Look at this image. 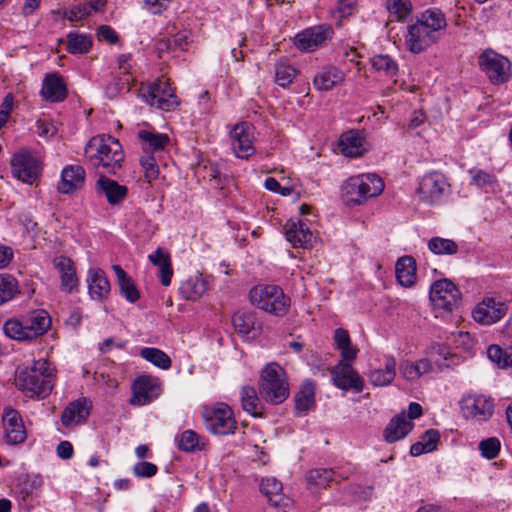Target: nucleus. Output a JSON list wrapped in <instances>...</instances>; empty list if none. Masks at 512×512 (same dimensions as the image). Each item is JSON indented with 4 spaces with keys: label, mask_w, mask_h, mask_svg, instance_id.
Returning a JSON list of instances; mask_svg holds the SVG:
<instances>
[{
    "label": "nucleus",
    "mask_w": 512,
    "mask_h": 512,
    "mask_svg": "<svg viewBox=\"0 0 512 512\" xmlns=\"http://www.w3.org/2000/svg\"><path fill=\"white\" fill-rule=\"evenodd\" d=\"M445 14L437 8H429L419 15L407 27L406 46L413 54L426 51L436 44L447 29Z\"/></svg>",
    "instance_id": "nucleus-1"
},
{
    "label": "nucleus",
    "mask_w": 512,
    "mask_h": 512,
    "mask_svg": "<svg viewBox=\"0 0 512 512\" xmlns=\"http://www.w3.org/2000/svg\"><path fill=\"white\" fill-rule=\"evenodd\" d=\"M84 155L87 165L99 176L116 174L125 158L122 145L110 135L92 137L85 146Z\"/></svg>",
    "instance_id": "nucleus-2"
},
{
    "label": "nucleus",
    "mask_w": 512,
    "mask_h": 512,
    "mask_svg": "<svg viewBox=\"0 0 512 512\" xmlns=\"http://www.w3.org/2000/svg\"><path fill=\"white\" fill-rule=\"evenodd\" d=\"M16 387L29 398L45 397L53 388L52 371L44 359L33 362L19 370L15 378Z\"/></svg>",
    "instance_id": "nucleus-3"
},
{
    "label": "nucleus",
    "mask_w": 512,
    "mask_h": 512,
    "mask_svg": "<svg viewBox=\"0 0 512 512\" xmlns=\"http://www.w3.org/2000/svg\"><path fill=\"white\" fill-rule=\"evenodd\" d=\"M259 391L262 397L272 404H280L288 398V380L285 370L279 364L272 362L263 368Z\"/></svg>",
    "instance_id": "nucleus-4"
},
{
    "label": "nucleus",
    "mask_w": 512,
    "mask_h": 512,
    "mask_svg": "<svg viewBox=\"0 0 512 512\" xmlns=\"http://www.w3.org/2000/svg\"><path fill=\"white\" fill-rule=\"evenodd\" d=\"M383 189V180L375 174L351 177L342 188L346 202L353 205H361L368 198L380 195Z\"/></svg>",
    "instance_id": "nucleus-5"
},
{
    "label": "nucleus",
    "mask_w": 512,
    "mask_h": 512,
    "mask_svg": "<svg viewBox=\"0 0 512 512\" xmlns=\"http://www.w3.org/2000/svg\"><path fill=\"white\" fill-rule=\"evenodd\" d=\"M203 418L208 431L216 435H228L234 433L236 420L231 408L225 403H217L211 407H205Z\"/></svg>",
    "instance_id": "nucleus-6"
},
{
    "label": "nucleus",
    "mask_w": 512,
    "mask_h": 512,
    "mask_svg": "<svg viewBox=\"0 0 512 512\" xmlns=\"http://www.w3.org/2000/svg\"><path fill=\"white\" fill-rule=\"evenodd\" d=\"M140 92L145 102L158 109L171 111L179 105V99L168 80L158 79L154 83L142 87Z\"/></svg>",
    "instance_id": "nucleus-7"
},
{
    "label": "nucleus",
    "mask_w": 512,
    "mask_h": 512,
    "mask_svg": "<svg viewBox=\"0 0 512 512\" xmlns=\"http://www.w3.org/2000/svg\"><path fill=\"white\" fill-rule=\"evenodd\" d=\"M41 171L40 161L31 150L21 148L11 158V173L23 183L32 184Z\"/></svg>",
    "instance_id": "nucleus-8"
},
{
    "label": "nucleus",
    "mask_w": 512,
    "mask_h": 512,
    "mask_svg": "<svg viewBox=\"0 0 512 512\" xmlns=\"http://www.w3.org/2000/svg\"><path fill=\"white\" fill-rule=\"evenodd\" d=\"M249 300L253 306L274 315H283L290 306L284 290H250Z\"/></svg>",
    "instance_id": "nucleus-9"
},
{
    "label": "nucleus",
    "mask_w": 512,
    "mask_h": 512,
    "mask_svg": "<svg viewBox=\"0 0 512 512\" xmlns=\"http://www.w3.org/2000/svg\"><path fill=\"white\" fill-rule=\"evenodd\" d=\"M448 188L446 177L440 172L433 171L421 178L417 194L424 204L435 205L442 201Z\"/></svg>",
    "instance_id": "nucleus-10"
},
{
    "label": "nucleus",
    "mask_w": 512,
    "mask_h": 512,
    "mask_svg": "<svg viewBox=\"0 0 512 512\" xmlns=\"http://www.w3.org/2000/svg\"><path fill=\"white\" fill-rule=\"evenodd\" d=\"M478 63L492 83L500 84L509 79L510 61L495 51L486 49L479 56Z\"/></svg>",
    "instance_id": "nucleus-11"
},
{
    "label": "nucleus",
    "mask_w": 512,
    "mask_h": 512,
    "mask_svg": "<svg viewBox=\"0 0 512 512\" xmlns=\"http://www.w3.org/2000/svg\"><path fill=\"white\" fill-rule=\"evenodd\" d=\"M460 411L467 419L484 422L494 413V401L485 395L467 394L460 400Z\"/></svg>",
    "instance_id": "nucleus-12"
},
{
    "label": "nucleus",
    "mask_w": 512,
    "mask_h": 512,
    "mask_svg": "<svg viewBox=\"0 0 512 512\" xmlns=\"http://www.w3.org/2000/svg\"><path fill=\"white\" fill-rule=\"evenodd\" d=\"M254 127L248 122L237 123L230 130L231 147L236 157L248 159L255 153Z\"/></svg>",
    "instance_id": "nucleus-13"
},
{
    "label": "nucleus",
    "mask_w": 512,
    "mask_h": 512,
    "mask_svg": "<svg viewBox=\"0 0 512 512\" xmlns=\"http://www.w3.org/2000/svg\"><path fill=\"white\" fill-rule=\"evenodd\" d=\"M132 397L129 403L134 406L150 404L158 398L161 393L160 382L157 378L142 375L135 379L132 384Z\"/></svg>",
    "instance_id": "nucleus-14"
},
{
    "label": "nucleus",
    "mask_w": 512,
    "mask_h": 512,
    "mask_svg": "<svg viewBox=\"0 0 512 512\" xmlns=\"http://www.w3.org/2000/svg\"><path fill=\"white\" fill-rule=\"evenodd\" d=\"M333 30L329 26H315L298 33L294 44L301 51H313L331 38Z\"/></svg>",
    "instance_id": "nucleus-15"
},
{
    "label": "nucleus",
    "mask_w": 512,
    "mask_h": 512,
    "mask_svg": "<svg viewBox=\"0 0 512 512\" xmlns=\"http://www.w3.org/2000/svg\"><path fill=\"white\" fill-rule=\"evenodd\" d=\"M2 422L5 440L8 444L16 445L26 440V429L20 414L16 410L6 407L3 411Z\"/></svg>",
    "instance_id": "nucleus-16"
},
{
    "label": "nucleus",
    "mask_w": 512,
    "mask_h": 512,
    "mask_svg": "<svg viewBox=\"0 0 512 512\" xmlns=\"http://www.w3.org/2000/svg\"><path fill=\"white\" fill-rule=\"evenodd\" d=\"M332 379L338 388L342 390L353 389L356 392H362L364 381L360 375L347 362H340L331 370Z\"/></svg>",
    "instance_id": "nucleus-17"
},
{
    "label": "nucleus",
    "mask_w": 512,
    "mask_h": 512,
    "mask_svg": "<svg viewBox=\"0 0 512 512\" xmlns=\"http://www.w3.org/2000/svg\"><path fill=\"white\" fill-rule=\"evenodd\" d=\"M507 312L505 303L493 298H486L479 303L472 312L476 322L483 325H491L499 321Z\"/></svg>",
    "instance_id": "nucleus-18"
},
{
    "label": "nucleus",
    "mask_w": 512,
    "mask_h": 512,
    "mask_svg": "<svg viewBox=\"0 0 512 512\" xmlns=\"http://www.w3.org/2000/svg\"><path fill=\"white\" fill-rule=\"evenodd\" d=\"M95 191L98 195L104 196L112 206L122 203L128 194V188L125 185L119 184L106 175L99 176L95 183Z\"/></svg>",
    "instance_id": "nucleus-19"
},
{
    "label": "nucleus",
    "mask_w": 512,
    "mask_h": 512,
    "mask_svg": "<svg viewBox=\"0 0 512 512\" xmlns=\"http://www.w3.org/2000/svg\"><path fill=\"white\" fill-rule=\"evenodd\" d=\"M429 299L435 312L444 315L459 306L461 293L460 290H429Z\"/></svg>",
    "instance_id": "nucleus-20"
},
{
    "label": "nucleus",
    "mask_w": 512,
    "mask_h": 512,
    "mask_svg": "<svg viewBox=\"0 0 512 512\" xmlns=\"http://www.w3.org/2000/svg\"><path fill=\"white\" fill-rule=\"evenodd\" d=\"M345 77L346 71L342 67L328 64L314 76L313 85L319 91H330L335 86L341 85Z\"/></svg>",
    "instance_id": "nucleus-21"
},
{
    "label": "nucleus",
    "mask_w": 512,
    "mask_h": 512,
    "mask_svg": "<svg viewBox=\"0 0 512 512\" xmlns=\"http://www.w3.org/2000/svg\"><path fill=\"white\" fill-rule=\"evenodd\" d=\"M286 239L293 247L307 248L312 244L313 234L301 220H288L284 225Z\"/></svg>",
    "instance_id": "nucleus-22"
},
{
    "label": "nucleus",
    "mask_w": 512,
    "mask_h": 512,
    "mask_svg": "<svg viewBox=\"0 0 512 512\" xmlns=\"http://www.w3.org/2000/svg\"><path fill=\"white\" fill-rule=\"evenodd\" d=\"M40 94L44 99L52 103L64 101L68 92L62 76L58 73L46 74Z\"/></svg>",
    "instance_id": "nucleus-23"
},
{
    "label": "nucleus",
    "mask_w": 512,
    "mask_h": 512,
    "mask_svg": "<svg viewBox=\"0 0 512 512\" xmlns=\"http://www.w3.org/2000/svg\"><path fill=\"white\" fill-rule=\"evenodd\" d=\"M86 173L80 165H67L61 172V181L58 185L59 192L70 194L80 190L85 183Z\"/></svg>",
    "instance_id": "nucleus-24"
},
{
    "label": "nucleus",
    "mask_w": 512,
    "mask_h": 512,
    "mask_svg": "<svg viewBox=\"0 0 512 512\" xmlns=\"http://www.w3.org/2000/svg\"><path fill=\"white\" fill-rule=\"evenodd\" d=\"M22 318L32 341L46 334L51 327V317L43 309L30 311Z\"/></svg>",
    "instance_id": "nucleus-25"
},
{
    "label": "nucleus",
    "mask_w": 512,
    "mask_h": 512,
    "mask_svg": "<svg viewBox=\"0 0 512 512\" xmlns=\"http://www.w3.org/2000/svg\"><path fill=\"white\" fill-rule=\"evenodd\" d=\"M339 148L344 156H362L367 151L363 132L359 130H350L343 133L339 138Z\"/></svg>",
    "instance_id": "nucleus-26"
},
{
    "label": "nucleus",
    "mask_w": 512,
    "mask_h": 512,
    "mask_svg": "<svg viewBox=\"0 0 512 512\" xmlns=\"http://www.w3.org/2000/svg\"><path fill=\"white\" fill-rule=\"evenodd\" d=\"M91 402L86 398H79L71 402L63 411L61 421L65 427L78 425L88 418Z\"/></svg>",
    "instance_id": "nucleus-27"
},
{
    "label": "nucleus",
    "mask_w": 512,
    "mask_h": 512,
    "mask_svg": "<svg viewBox=\"0 0 512 512\" xmlns=\"http://www.w3.org/2000/svg\"><path fill=\"white\" fill-rule=\"evenodd\" d=\"M138 137L141 140L143 155H154L160 157V154L168 146L170 139L167 134L140 130Z\"/></svg>",
    "instance_id": "nucleus-28"
},
{
    "label": "nucleus",
    "mask_w": 512,
    "mask_h": 512,
    "mask_svg": "<svg viewBox=\"0 0 512 512\" xmlns=\"http://www.w3.org/2000/svg\"><path fill=\"white\" fill-rule=\"evenodd\" d=\"M412 421L404 413L394 416L384 430V438L388 443L403 439L413 428Z\"/></svg>",
    "instance_id": "nucleus-29"
},
{
    "label": "nucleus",
    "mask_w": 512,
    "mask_h": 512,
    "mask_svg": "<svg viewBox=\"0 0 512 512\" xmlns=\"http://www.w3.org/2000/svg\"><path fill=\"white\" fill-rule=\"evenodd\" d=\"M396 376V360L392 355L384 357V368H375L368 374L369 382L375 387H385Z\"/></svg>",
    "instance_id": "nucleus-30"
},
{
    "label": "nucleus",
    "mask_w": 512,
    "mask_h": 512,
    "mask_svg": "<svg viewBox=\"0 0 512 512\" xmlns=\"http://www.w3.org/2000/svg\"><path fill=\"white\" fill-rule=\"evenodd\" d=\"M417 264L412 256L400 257L395 264V275L398 283L403 287H411L417 278Z\"/></svg>",
    "instance_id": "nucleus-31"
},
{
    "label": "nucleus",
    "mask_w": 512,
    "mask_h": 512,
    "mask_svg": "<svg viewBox=\"0 0 512 512\" xmlns=\"http://www.w3.org/2000/svg\"><path fill=\"white\" fill-rule=\"evenodd\" d=\"M232 323L237 333L243 336L254 337L260 329L256 315L253 312L239 311L232 317Z\"/></svg>",
    "instance_id": "nucleus-32"
},
{
    "label": "nucleus",
    "mask_w": 512,
    "mask_h": 512,
    "mask_svg": "<svg viewBox=\"0 0 512 512\" xmlns=\"http://www.w3.org/2000/svg\"><path fill=\"white\" fill-rule=\"evenodd\" d=\"M149 259L158 269L161 284L169 286L173 275L170 255L158 248L153 254L149 255Z\"/></svg>",
    "instance_id": "nucleus-33"
},
{
    "label": "nucleus",
    "mask_w": 512,
    "mask_h": 512,
    "mask_svg": "<svg viewBox=\"0 0 512 512\" xmlns=\"http://www.w3.org/2000/svg\"><path fill=\"white\" fill-rule=\"evenodd\" d=\"M314 405L315 387L311 381H306L295 395V409L298 414H306Z\"/></svg>",
    "instance_id": "nucleus-34"
},
{
    "label": "nucleus",
    "mask_w": 512,
    "mask_h": 512,
    "mask_svg": "<svg viewBox=\"0 0 512 512\" xmlns=\"http://www.w3.org/2000/svg\"><path fill=\"white\" fill-rule=\"evenodd\" d=\"M54 266L59 270L64 288H74L77 285L76 271L71 259L59 256L53 260Z\"/></svg>",
    "instance_id": "nucleus-35"
},
{
    "label": "nucleus",
    "mask_w": 512,
    "mask_h": 512,
    "mask_svg": "<svg viewBox=\"0 0 512 512\" xmlns=\"http://www.w3.org/2000/svg\"><path fill=\"white\" fill-rule=\"evenodd\" d=\"M3 332L10 339L19 342H32L22 316L5 321Z\"/></svg>",
    "instance_id": "nucleus-36"
},
{
    "label": "nucleus",
    "mask_w": 512,
    "mask_h": 512,
    "mask_svg": "<svg viewBox=\"0 0 512 512\" xmlns=\"http://www.w3.org/2000/svg\"><path fill=\"white\" fill-rule=\"evenodd\" d=\"M177 447L184 452H194L205 447L204 439L193 430H185L176 437Z\"/></svg>",
    "instance_id": "nucleus-37"
},
{
    "label": "nucleus",
    "mask_w": 512,
    "mask_h": 512,
    "mask_svg": "<svg viewBox=\"0 0 512 512\" xmlns=\"http://www.w3.org/2000/svg\"><path fill=\"white\" fill-rule=\"evenodd\" d=\"M334 341L337 349L345 361H352L357 357L358 349L351 345L350 336L347 330L338 328L334 332Z\"/></svg>",
    "instance_id": "nucleus-38"
},
{
    "label": "nucleus",
    "mask_w": 512,
    "mask_h": 512,
    "mask_svg": "<svg viewBox=\"0 0 512 512\" xmlns=\"http://www.w3.org/2000/svg\"><path fill=\"white\" fill-rule=\"evenodd\" d=\"M92 47V38L87 34L70 32L67 35V51L71 54H86Z\"/></svg>",
    "instance_id": "nucleus-39"
},
{
    "label": "nucleus",
    "mask_w": 512,
    "mask_h": 512,
    "mask_svg": "<svg viewBox=\"0 0 512 512\" xmlns=\"http://www.w3.org/2000/svg\"><path fill=\"white\" fill-rule=\"evenodd\" d=\"M241 403L243 409L252 416L261 415L262 406L255 388L251 386H244L242 388Z\"/></svg>",
    "instance_id": "nucleus-40"
},
{
    "label": "nucleus",
    "mask_w": 512,
    "mask_h": 512,
    "mask_svg": "<svg viewBox=\"0 0 512 512\" xmlns=\"http://www.w3.org/2000/svg\"><path fill=\"white\" fill-rule=\"evenodd\" d=\"M140 356L156 367L167 370L171 367V358L162 350L154 347H144L140 351Z\"/></svg>",
    "instance_id": "nucleus-41"
},
{
    "label": "nucleus",
    "mask_w": 512,
    "mask_h": 512,
    "mask_svg": "<svg viewBox=\"0 0 512 512\" xmlns=\"http://www.w3.org/2000/svg\"><path fill=\"white\" fill-rule=\"evenodd\" d=\"M275 82L283 87H288L297 75V70L287 60H280L275 64Z\"/></svg>",
    "instance_id": "nucleus-42"
},
{
    "label": "nucleus",
    "mask_w": 512,
    "mask_h": 512,
    "mask_svg": "<svg viewBox=\"0 0 512 512\" xmlns=\"http://www.w3.org/2000/svg\"><path fill=\"white\" fill-rule=\"evenodd\" d=\"M428 248L436 255H454L458 252V245L455 241L442 237L431 238Z\"/></svg>",
    "instance_id": "nucleus-43"
},
{
    "label": "nucleus",
    "mask_w": 512,
    "mask_h": 512,
    "mask_svg": "<svg viewBox=\"0 0 512 512\" xmlns=\"http://www.w3.org/2000/svg\"><path fill=\"white\" fill-rule=\"evenodd\" d=\"M260 491L272 502L275 506L280 505L282 484L275 478L263 479L260 483Z\"/></svg>",
    "instance_id": "nucleus-44"
},
{
    "label": "nucleus",
    "mask_w": 512,
    "mask_h": 512,
    "mask_svg": "<svg viewBox=\"0 0 512 512\" xmlns=\"http://www.w3.org/2000/svg\"><path fill=\"white\" fill-rule=\"evenodd\" d=\"M334 471L332 469L318 468L308 472V484L317 488H326L333 480Z\"/></svg>",
    "instance_id": "nucleus-45"
},
{
    "label": "nucleus",
    "mask_w": 512,
    "mask_h": 512,
    "mask_svg": "<svg viewBox=\"0 0 512 512\" xmlns=\"http://www.w3.org/2000/svg\"><path fill=\"white\" fill-rule=\"evenodd\" d=\"M487 356L502 368L512 366V349L504 350L498 345H490L487 349Z\"/></svg>",
    "instance_id": "nucleus-46"
},
{
    "label": "nucleus",
    "mask_w": 512,
    "mask_h": 512,
    "mask_svg": "<svg viewBox=\"0 0 512 512\" xmlns=\"http://www.w3.org/2000/svg\"><path fill=\"white\" fill-rule=\"evenodd\" d=\"M469 174L471 176V184L479 188H493L498 182L494 174L482 169L472 168L469 170Z\"/></svg>",
    "instance_id": "nucleus-47"
},
{
    "label": "nucleus",
    "mask_w": 512,
    "mask_h": 512,
    "mask_svg": "<svg viewBox=\"0 0 512 512\" xmlns=\"http://www.w3.org/2000/svg\"><path fill=\"white\" fill-rule=\"evenodd\" d=\"M371 63L375 70L383 71L387 76L394 77L398 72L397 63L389 55H375Z\"/></svg>",
    "instance_id": "nucleus-48"
},
{
    "label": "nucleus",
    "mask_w": 512,
    "mask_h": 512,
    "mask_svg": "<svg viewBox=\"0 0 512 512\" xmlns=\"http://www.w3.org/2000/svg\"><path fill=\"white\" fill-rule=\"evenodd\" d=\"M158 158L154 155H142L140 164L144 170L145 179L151 183L159 177Z\"/></svg>",
    "instance_id": "nucleus-49"
},
{
    "label": "nucleus",
    "mask_w": 512,
    "mask_h": 512,
    "mask_svg": "<svg viewBox=\"0 0 512 512\" xmlns=\"http://www.w3.org/2000/svg\"><path fill=\"white\" fill-rule=\"evenodd\" d=\"M88 288H110L106 273L99 267H91L87 272Z\"/></svg>",
    "instance_id": "nucleus-50"
},
{
    "label": "nucleus",
    "mask_w": 512,
    "mask_h": 512,
    "mask_svg": "<svg viewBox=\"0 0 512 512\" xmlns=\"http://www.w3.org/2000/svg\"><path fill=\"white\" fill-rule=\"evenodd\" d=\"M387 8L397 20H404L412 11L410 0H387Z\"/></svg>",
    "instance_id": "nucleus-51"
},
{
    "label": "nucleus",
    "mask_w": 512,
    "mask_h": 512,
    "mask_svg": "<svg viewBox=\"0 0 512 512\" xmlns=\"http://www.w3.org/2000/svg\"><path fill=\"white\" fill-rule=\"evenodd\" d=\"M447 340L450 344H453L456 349H460L464 352H470L475 344L471 334L463 331L452 333Z\"/></svg>",
    "instance_id": "nucleus-52"
},
{
    "label": "nucleus",
    "mask_w": 512,
    "mask_h": 512,
    "mask_svg": "<svg viewBox=\"0 0 512 512\" xmlns=\"http://www.w3.org/2000/svg\"><path fill=\"white\" fill-rule=\"evenodd\" d=\"M501 443L498 438L490 437L479 443L481 455L486 459H494L499 454Z\"/></svg>",
    "instance_id": "nucleus-53"
},
{
    "label": "nucleus",
    "mask_w": 512,
    "mask_h": 512,
    "mask_svg": "<svg viewBox=\"0 0 512 512\" xmlns=\"http://www.w3.org/2000/svg\"><path fill=\"white\" fill-rule=\"evenodd\" d=\"M430 356L435 359V363L441 367H449L448 360L454 355L450 352L449 348L444 345H435L431 347Z\"/></svg>",
    "instance_id": "nucleus-54"
},
{
    "label": "nucleus",
    "mask_w": 512,
    "mask_h": 512,
    "mask_svg": "<svg viewBox=\"0 0 512 512\" xmlns=\"http://www.w3.org/2000/svg\"><path fill=\"white\" fill-rule=\"evenodd\" d=\"M89 15H91V13L88 7L86 6L85 2L74 5L68 11L65 12V17L70 22L82 20Z\"/></svg>",
    "instance_id": "nucleus-55"
},
{
    "label": "nucleus",
    "mask_w": 512,
    "mask_h": 512,
    "mask_svg": "<svg viewBox=\"0 0 512 512\" xmlns=\"http://www.w3.org/2000/svg\"><path fill=\"white\" fill-rule=\"evenodd\" d=\"M158 471L155 464L151 462H138L133 467V472L137 477L149 478L154 476Z\"/></svg>",
    "instance_id": "nucleus-56"
},
{
    "label": "nucleus",
    "mask_w": 512,
    "mask_h": 512,
    "mask_svg": "<svg viewBox=\"0 0 512 512\" xmlns=\"http://www.w3.org/2000/svg\"><path fill=\"white\" fill-rule=\"evenodd\" d=\"M401 375L409 380L414 381L421 377L420 373L418 372V368L416 363L410 362V361H404L400 364L399 367Z\"/></svg>",
    "instance_id": "nucleus-57"
},
{
    "label": "nucleus",
    "mask_w": 512,
    "mask_h": 512,
    "mask_svg": "<svg viewBox=\"0 0 512 512\" xmlns=\"http://www.w3.org/2000/svg\"><path fill=\"white\" fill-rule=\"evenodd\" d=\"M208 177L210 181H213V186L218 189H224L225 185L229 182V178L226 175H222L216 166L211 165L208 170Z\"/></svg>",
    "instance_id": "nucleus-58"
},
{
    "label": "nucleus",
    "mask_w": 512,
    "mask_h": 512,
    "mask_svg": "<svg viewBox=\"0 0 512 512\" xmlns=\"http://www.w3.org/2000/svg\"><path fill=\"white\" fill-rule=\"evenodd\" d=\"M37 134L42 138H50L55 136L57 133V128L53 125V123L39 119L36 122Z\"/></svg>",
    "instance_id": "nucleus-59"
},
{
    "label": "nucleus",
    "mask_w": 512,
    "mask_h": 512,
    "mask_svg": "<svg viewBox=\"0 0 512 512\" xmlns=\"http://www.w3.org/2000/svg\"><path fill=\"white\" fill-rule=\"evenodd\" d=\"M112 269L117 278L119 288H135L131 278L127 275V273L123 270V268L120 265L115 264L112 266Z\"/></svg>",
    "instance_id": "nucleus-60"
},
{
    "label": "nucleus",
    "mask_w": 512,
    "mask_h": 512,
    "mask_svg": "<svg viewBox=\"0 0 512 512\" xmlns=\"http://www.w3.org/2000/svg\"><path fill=\"white\" fill-rule=\"evenodd\" d=\"M439 438L440 434L437 430L429 429L423 434L421 442L426 446V450L431 452L436 448Z\"/></svg>",
    "instance_id": "nucleus-61"
},
{
    "label": "nucleus",
    "mask_w": 512,
    "mask_h": 512,
    "mask_svg": "<svg viewBox=\"0 0 512 512\" xmlns=\"http://www.w3.org/2000/svg\"><path fill=\"white\" fill-rule=\"evenodd\" d=\"M97 35L100 40H104L109 44H115L118 41V35L115 30L107 25L100 26Z\"/></svg>",
    "instance_id": "nucleus-62"
},
{
    "label": "nucleus",
    "mask_w": 512,
    "mask_h": 512,
    "mask_svg": "<svg viewBox=\"0 0 512 512\" xmlns=\"http://www.w3.org/2000/svg\"><path fill=\"white\" fill-rule=\"evenodd\" d=\"M357 0H337V11L340 17H348L352 15L356 8Z\"/></svg>",
    "instance_id": "nucleus-63"
},
{
    "label": "nucleus",
    "mask_w": 512,
    "mask_h": 512,
    "mask_svg": "<svg viewBox=\"0 0 512 512\" xmlns=\"http://www.w3.org/2000/svg\"><path fill=\"white\" fill-rule=\"evenodd\" d=\"M170 0H144L145 6L153 14H160L169 4Z\"/></svg>",
    "instance_id": "nucleus-64"
}]
</instances>
